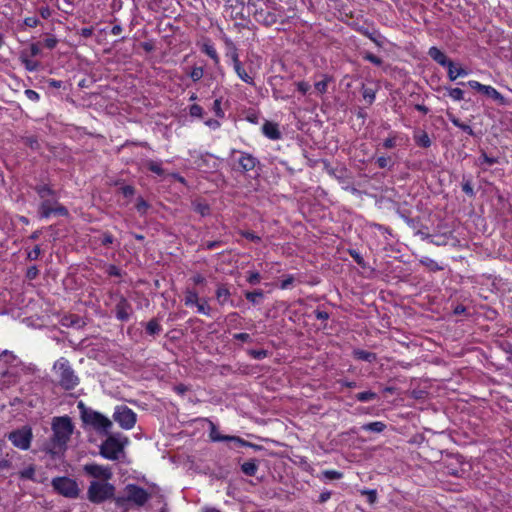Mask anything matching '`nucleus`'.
<instances>
[{"mask_svg": "<svg viewBox=\"0 0 512 512\" xmlns=\"http://www.w3.org/2000/svg\"><path fill=\"white\" fill-rule=\"evenodd\" d=\"M40 202L37 207L39 219H49L51 216L68 217L69 210L59 202V194L49 183H38L33 187Z\"/></svg>", "mask_w": 512, "mask_h": 512, "instance_id": "nucleus-1", "label": "nucleus"}, {"mask_svg": "<svg viewBox=\"0 0 512 512\" xmlns=\"http://www.w3.org/2000/svg\"><path fill=\"white\" fill-rule=\"evenodd\" d=\"M51 428L53 433L48 453L53 456L63 454L74 431L72 420L68 416L54 417Z\"/></svg>", "mask_w": 512, "mask_h": 512, "instance_id": "nucleus-2", "label": "nucleus"}, {"mask_svg": "<svg viewBox=\"0 0 512 512\" xmlns=\"http://www.w3.org/2000/svg\"><path fill=\"white\" fill-rule=\"evenodd\" d=\"M125 493L123 496L114 498L115 506L125 512L130 509V504L143 507L151 498V494L146 489L133 483L125 486Z\"/></svg>", "mask_w": 512, "mask_h": 512, "instance_id": "nucleus-3", "label": "nucleus"}, {"mask_svg": "<svg viewBox=\"0 0 512 512\" xmlns=\"http://www.w3.org/2000/svg\"><path fill=\"white\" fill-rule=\"evenodd\" d=\"M53 369L58 377V384L64 390L70 391L79 385L80 379L67 358L60 357L56 360Z\"/></svg>", "mask_w": 512, "mask_h": 512, "instance_id": "nucleus-4", "label": "nucleus"}, {"mask_svg": "<svg viewBox=\"0 0 512 512\" xmlns=\"http://www.w3.org/2000/svg\"><path fill=\"white\" fill-rule=\"evenodd\" d=\"M80 416L83 423L92 427L99 433H108L112 427L111 420L102 413L93 409L87 408L83 402L78 403Z\"/></svg>", "mask_w": 512, "mask_h": 512, "instance_id": "nucleus-5", "label": "nucleus"}, {"mask_svg": "<svg viewBox=\"0 0 512 512\" xmlns=\"http://www.w3.org/2000/svg\"><path fill=\"white\" fill-rule=\"evenodd\" d=\"M116 487L108 482H100L93 480L90 482L87 489V499L89 502L99 505L108 500H113L115 496Z\"/></svg>", "mask_w": 512, "mask_h": 512, "instance_id": "nucleus-6", "label": "nucleus"}, {"mask_svg": "<svg viewBox=\"0 0 512 512\" xmlns=\"http://www.w3.org/2000/svg\"><path fill=\"white\" fill-rule=\"evenodd\" d=\"M51 486L57 494L69 499L78 498L81 492L77 481L68 476H58L53 478Z\"/></svg>", "mask_w": 512, "mask_h": 512, "instance_id": "nucleus-7", "label": "nucleus"}, {"mask_svg": "<svg viewBox=\"0 0 512 512\" xmlns=\"http://www.w3.org/2000/svg\"><path fill=\"white\" fill-rule=\"evenodd\" d=\"M7 439L14 447L21 450H28L33 440L32 428L25 425L21 428L15 429L7 434Z\"/></svg>", "mask_w": 512, "mask_h": 512, "instance_id": "nucleus-8", "label": "nucleus"}, {"mask_svg": "<svg viewBox=\"0 0 512 512\" xmlns=\"http://www.w3.org/2000/svg\"><path fill=\"white\" fill-rule=\"evenodd\" d=\"M108 295L110 299L117 301L114 309L116 319L127 322L133 313L131 303L119 291H109Z\"/></svg>", "mask_w": 512, "mask_h": 512, "instance_id": "nucleus-9", "label": "nucleus"}, {"mask_svg": "<svg viewBox=\"0 0 512 512\" xmlns=\"http://www.w3.org/2000/svg\"><path fill=\"white\" fill-rule=\"evenodd\" d=\"M112 417L124 430L133 429L137 422V414L126 405H117Z\"/></svg>", "mask_w": 512, "mask_h": 512, "instance_id": "nucleus-10", "label": "nucleus"}, {"mask_svg": "<svg viewBox=\"0 0 512 512\" xmlns=\"http://www.w3.org/2000/svg\"><path fill=\"white\" fill-rule=\"evenodd\" d=\"M125 443H122L114 435H110L100 445V455L108 460H118L123 452Z\"/></svg>", "mask_w": 512, "mask_h": 512, "instance_id": "nucleus-11", "label": "nucleus"}, {"mask_svg": "<svg viewBox=\"0 0 512 512\" xmlns=\"http://www.w3.org/2000/svg\"><path fill=\"white\" fill-rule=\"evenodd\" d=\"M230 162L234 170L241 172L253 170L258 163L255 157L242 151H233L230 156Z\"/></svg>", "mask_w": 512, "mask_h": 512, "instance_id": "nucleus-12", "label": "nucleus"}, {"mask_svg": "<svg viewBox=\"0 0 512 512\" xmlns=\"http://www.w3.org/2000/svg\"><path fill=\"white\" fill-rule=\"evenodd\" d=\"M86 475L101 480L100 482H108L112 478V471L108 466L96 463H88L83 466Z\"/></svg>", "mask_w": 512, "mask_h": 512, "instance_id": "nucleus-13", "label": "nucleus"}, {"mask_svg": "<svg viewBox=\"0 0 512 512\" xmlns=\"http://www.w3.org/2000/svg\"><path fill=\"white\" fill-rule=\"evenodd\" d=\"M198 45L200 46L201 52L210 57L215 64L220 62L216 48L211 40L204 38L200 43H198Z\"/></svg>", "mask_w": 512, "mask_h": 512, "instance_id": "nucleus-14", "label": "nucleus"}, {"mask_svg": "<svg viewBox=\"0 0 512 512\" xmlns=\"http://www.w3.org/2000/svg\"><path fill=\"white\" fill-rule=\"evenodd\" d=\"M262 132L267 138L271 140H278L281 138L279 127L276 123L273 122H265L262 126Z\"/></svg>", "mask_w": 512, "mask_h": 512, "instance_id": "nucleus-15", "label": "nucleus"}, {"mask_svg": "<svg viewBox=\"0 0 512 512\" xmlns=\"http://www.w3.org/2000/svg\"><path fill=\"white\" fill-rule=\"evenodd\" d=\"M428 55L439 65L443 67L451 66V60L437 47H431L428 51Z\"/></svg>", "mask_w": 512, "mask_h": 512, "instance_id": "nucleus-16", "label": "nucleus"}, {"mask_svg": "<svg viewBox=\"0 0 512 512\" xmlns=\"http://www.w3.org/2000/svg\"><path fill=\"white\" fill-rule=\"evenodd\" d=\"M233 64H234V70L236 72V74L238 75V77L248 83V84H253V79L252 77L246 72V70L242 67L241 63L239 62L238 58L236 55L233 56Z\"/></svg>", "mask_w": 512, "mask_h": 512, "instance_id": "nucleus-17", "label": "nucleus"}, {"mask_svg": "<svg viewBox=\"0 0 512 512\" xmlns=\"http://www.w3.org/2000/svg\"><path fill=\"white\" fill-rule=\"evenodd\" d=\"M41 53V43L34 42L31 43L27 48H24L20 51V57L26 58H35Z\"/></svg>", "mask_w": 512, "mask_h": 512, "instance_id": "nucleus-18", "label": "nucleus"}, {"mask_svg": "<svg viewBox=\"0 0 512 512\" xmlns=\"http://www.w3.org/2000/svg\"><path fill=\"white\" fill-rule=\"evenodd\" d=\"M447 69H448V78L451 81H455L457 78L465 77L469 74L466 69L461 68V67H456L453 61L451 62V66H448Z\"/></svg>", "mask_w": 512, "mask_h": 512, "instance_id": "nucleus-19", "label": "nucleus"}, {"mask_svg": "<svg viewBox=\"0 0 512 512\" xmlns=\"http://www.w3.org/2000/svg\"><path fill=\"white\" fill-rule=\"evenodd\" d=\"M482 93L484 95L488 96L489 98L495 100L499 104H505L504 96L500 92H498L494 87H492L490 85H485Z\"/></svg>", "mask_w": 512, "mask_h": 512, "instance_id": "nucleus-20", "label": "nucleus"}, {"mask_svg": "<svg viewBox=\"0 0 512 512\" xmlns=\"http://www.w3.org/2000/svg\"><path fill=\"white\" fill-rule=\"evenodd\" d=\"M162 331V326L157 318H152L146 323L145 332L150 336H155L160 334Z\"/></svg>", "mask_w": 512, "mask_h": 512, "instance_id": "nucleus-21", "label": "nucleus"}, {"mask_svg": "<svg viewBox=\"0 0 512 512\" xmlns=\"http://www.w3.org/2000/svg\"><path fill=\"white\" fill-rule=\"evenodd\" d=\"M145 166L150 172L156 174L157 176L162 177L165 174V170L162 167V161H154L149 159L145 161Z\"/></svg>", "mask_w": 512, "mask_h": 512, "instance_id": "nucleus-22", "label": "nucleus"}, {"mask_svg": "<svg viewBox=\"0 0 512 512\" xmlns=\"http://www.w3.org/2000/svg\"><path fill=\"white\" fill-rule=\"evenodd\" d=\"M19 60L21 64L25 67V69L29 72H35L39 70L41 63L38 60H34V58H26L20 57Z\"/></svg>", "mask_w": 512, "mask_h": 512, "instance_id": "nucleus-23", "label": "nucleus"}, {"mask_svg": "<svg viewBox=\"0 0 512 512\" xmlns=\"http://www.w3.org/2000/svg\"><path fill=\"white\" fill-rule=\"evenodd\" d=\"M414 140L420 147L427 148L431 145V140L425 131H417L414 134Z\"/></svg>", "mask_w": 512, "mask_h": 512, "instance_id": "nucleus-24", "label": "nucleus"}, {"mask_svg": "<svg viewBox=\"0 0 512 512\" xmlns=\"http://www.w3.org/2000/svg\"><path fill=\"white\" fill-rule=\"evenodd\" d=\"M198 293L195 290L187 289L184 296V304L187 307H192L199 302Z\"/></svg>", "mask_w": 512, "mask_h": 512, "instance_id": "nucleus-25", "label": "nucleus"}, {"mask_svg": "<svg viewBox=\"0 0 512 512\" xmlns=\"http://www.w3.org/2000/svg\"><path fill=\"white\" fill-rule=\"evenodd\" d=\"M419 261L429 271L436 272L443 269L442 266H440L435 260L431 259L430 257L423 256Z\"/></svg>", "mask_w": 512, "mask_h": 512, "instance_id": "nucleus-26", "label": "nucleus"}, {"mask_svg": "<svg viewBox=\"0 0 512 512\" xmlns=\"http://www.w3.org/2000/svg\"><path fill=\"white\" fill-rule=\"evenodd\" d=\"M496 163H498V159L488 156L485 152H482L481 156L477 160V165L480 167L492 166Z\"/></svg>", "mask_w": 512, "mask_h": 512, "instance_id": "nucleus-27", "label": "nucleus"}, {"mask_svg": "<svg viewBox=\"0 0 512 512\" xmlns=\"http://www.w3.org/2000/svg\"><path fill=\"white\" fill-rule=\"evenodd\" d=\"M354 356L359 359L366 362H372L376 359V355L374 353L365 351V350H355L353 352Z\"/></svg>", "mask_w": 512, "mask_h": 512, "instance_id": "nucleus-28", "label": "nucleus"}, {"mask_svg": "<svg viewBox=\"0 0 512 512\" xmlns=\"http://www.w3.org/2000/svg\"><path fill=\"white\" fill-rule=\"evenodd\" d=\"M241 469L243 473L246 474L247 476H253L257 471V464L254 460H250L244 462L241 466Z\"/></svg>", "mask_w": 512, "mask_h": 512, "instance_id": "nucleus-29", "label": "nucleus"}, {"mask_svg": "<svg viewBox=\"0 0 512 512\" xmlns=\"http://www.w3.org/2000/svg\"><path fill=\"white\" fill-rule=\"evenodd\" d=\"M20 479H27L31 481H35V467L34 465H29L23 470L19 472Z\"/></svg>", "mask_w": 512, "mask_h": 512, "instance_id": "nucleus-30", "label": "nucleus"}, {"mask_svg": "<svg viewBox=\"0 0 512 512\" xmlns=\"http://www.w3.org/2000/svg\"><path fill=\"white\" fill-rule=\"evenodd\" d=\"M386 425L381 421H375L363 426V429L366 431L380 433L385 429Z\"/></svg>", "mask_w": 512, "mask_h": 512, "instance_id": "nucleus-31", "label": "nucleus"}, {"mask_svg": "<svg viewBox=\"0 0 512 512\" xmlns=\"http://www.w3.org/2000/svg\"><path fill=\"white\" fill-rule=\"evenodd\" d=\"M135 208L137 212L143 216L146 215L148 209L150 208V204L143 197H138Z\"/></svg>", "mask_w": 512, "mask_h": 512, "instance_id": "nucleus-32", "label": "nucleus"}, {"mask_svg": "<svg viewBox=\"0 0 512 512\" xmlns=\"http://www.w3.org/2000/svg\"><path fill=\"white\" fill-rule=\"evenodd\" d=\"M263 296H264V293L262 290H256V291L245 293L246 299L253 304H257L263 298Z\"/></svg>", "mask_w": 512, "mask_h": 512, "instance_id": "nucleus-33", "label": "nucleus"}, {"mask_svg": "<svg viewBox=\"0 0 512 512\" xmlns=\"http://www.w3.org/2000/svg\"><path fill=\"white\" fill-rule=\"evenodd\" d=\"M377 398V394L371 391L360 392L356 395V399L360 402H368Z\"/></svg>", "mask_w": 512, "mask_h": 512, "instance_id": "nucleus-34", "label": "nucleus"}, {"mask_svg": "<svg viewBox=\"0 0 512 512\" xmlns=\"http://www.w3.org/2000/svg\"><path fill=\"white\" fill-rule=\"evenodd\" d=\"M330 81V78L325 76L322 80L317 81L315 83V89L318 93L324 94L328 89V83Z\"/></svg>", "mask_w": 512, "mask_h": 512, "instance_id": "nucleus-35", "label": "nucleus"}, {"mask_svg": "<svg viewBox=\"0 0 512 512\" xmlns=\"http://www.w3.org/2000/svg\"><path fill=\"white\" fill-rule=\"evenodd\" d=\"M448 95L454 101H461L464 99V92L460 88H449Z\"/></svg>", "mask_w": 512, "mask_h": 512, "instance_id": "nucleus-36", "label": "nucleus"}, {"mask_svg": "<svg viewBox=\"0 0 512 512\" xmlns=\"http://www.w3.org/2000/svg\"><path fill=\"white\" fill-rule=\"evenodd\" d=\"M197 307V312L199 314H203V315H210V306L208 305L207 301L205 300H200L198 302V304L195 305Z\"/></svg>", "mask_w": 512, "mask_h": 512, "instance_id": "nucleus-37", "label": "nucleus"}, {"mask_svg": "<svg viewBox=\"0 0 512 512\" xmlns=\"http://www.w3.org/2000/svg\"><path fill=\"white\" fill-rule=\"evenodd\" d=\"M203 73L202 67H193L189 76L194 82H197L203 77Z\"/></svg>", "mask_w": 512, "mask_h": 512, "instance_id": "nucleus-38", "label": "nucleus"}, {"mask_svg": "<svg viewBox=\"0 0 512 512\" xmlns=\"http://www.w3.org/2000/svg\"><path fill=\"white\" fill-rule=\"evenodd\" d=\"M362 96L369 104H371L375 100V91L372 88L364 87Z\"/></svg>", "mask_w": 512, "mask_h": 512, "instance_id": "nucleus-39", "label": "nucleus"}, {"mask_svg": "<svg viewBox=\"0 0 512 512\" xmlns=\"http://www.w3.org/2000/svg\"><path fill=\"white\" fill-rule=\"evenodd\" d=\"M114 241H115V238L110 232L106 231L103 233L102 238H101L102 246L108 247L111 244H113Z\"/></svg>", "mask_w": 512, "mask_h": 512, "instance_id": "nucleus-40", "label": "nucleus"}, {"mask_svg": "<svg viewBox=\"0 0 512 512\" xmlns=\"http://www.w3.org/2000/svg\"><path fill=\"white\" fill-rule=\"evenodd\" d=\"M189 114L192 117L201 118L203 116V108L198 104H193L189 108Z\"/></svg>", "mask_w": 512, "mask_h": 512, "instance_id": "nucleus-41", "label": "nucleus"}, {"mask_svg": "<svg viewBox=\"0 0 512 512\" xmlns=\"http://www.w3.org/2000/svg\"><path fill=\"white\" fill-rule=\"evenodd\" d=\"M194 210L198 212L201 216H205L209 214L210 208L207 204L204 203H195Z\"/></svg>", "mask_w": 512, "mask_h": 512, "instance_id": "nucleus-42", "label": "nucleus"}, {"mask_svg": "<svg viewBox=\"0 0 512 512\" xmlns=\"http://www.w3.org/2000/svg\"><path fill=\"white\" fill-rule=\"evenodd\" d=\"M41 255V248L39 245H35V247L27 253V259L30 261L37 260Z\"/></svg>", "mask_w": 512, "mask_h": 512, "instance_id": "nucleus-43", "label": "nucleus"}, {"mask_svg": "<svg viewBox=\"0 0 512 512\" xmlns=\"http://www.w3.org/2000/svg\"><path fill=\"white\" fill-rule=\"evenodd\" d=\"M106 273L111 277H120L122 275L121 269L114 264L108 265Z\"/></svg>", "mask_w": 512, "mask_h": 512, "instance_id": "nucleus-44", "label": "nucleus"}, {"mask_svg": "<svg viewBox=\"0 0 512 512\" xmlns=\"http://www.w3.org/2000/svg\"><path fill=\"white\" fill-rule=\"evenodd\" d=\"M249 354L254 358V359H257V360H261V359H264L265 357H267L268 353L266 350H263V349H260V350H255V349H251L249 350Z\"/></svg>", "mask_w": 512, "mask_h": 512, "instance_id": "nucleus-45", "label": "nucleus"}, {"mask_svg": "<svg viewBox=\"0 0 512 512\" xmlns=\"http://www.w3.org/2000/svg\"><path fill=\"white\" fill-rule=\"evenodd\" d=\"M294 281H295V278H294V276H293V275H287V276L282 280V282H281V284H280V288H281L282 290L289 289V288L292 286V284L294 283Z\"/></svg>", "mask_w": 512, "mask_h": 512, "instance_id": "nucleus-46", "label": "nucleus"}, {"mask_svg": "<svg viewBox=\"0 0 512 512\" xmlns=\"http://www.w3.org/2000/svg\"><path fill=\"white\" fill-rule=\"evenodd\" d=\"M24 94L27 99H29L32 102H38L40 100V95L38 92L32 89H26L24 91Z\"/></svg>", "mask_w": 512, "mask_h": 512, "instance_id": "nucleus-47", "label": "nucleus"}, {"mask_svg": "<svg viewBox=\"0 0 512 512\" xmlns=\"http://www.w3.org/2000/svg\"><path fill=\"white\" fill-rule=\"evenodd\" d=\"M40 23L39 19L35 16H29L24 19V25L29 28H35Z\"/></svg>", "mask_w": 512, "mask_h": 512, "instance_id": "nucleus-48", "label": "nucleus"}, {"mask_svg": "<svg viewBox=\"0 0 512 512\" xmlns=\"http://www.w3.org/2000/svg\"><path fill=\"white\" fill-rule=\"evenodd\" d=\"M121 193L124 197L128 198L135 194V187L132 185H124L121 187Z\"/></svg>", "mask_w": 512, "mask_h": 512, "instance_id": "nucleus-49", "label": "nucleus"}, {"mask_svg": "<svg viewBox=\"0 0 512 512\" xmlns=\"http://www.w3.org/2000/svg\"><path fill=\"white\" fill-rule=\"evenodd\" d=\"M39 274V269L37 268V266L33 265V266H30L27 271H26V277L27 279L29 280H34L37 278Z\"/></svg>", "mask_w": 512, "mask_h": 512, "instance_id": "nucleus-50", "label": "nucleus"}, {"mask_svg": "<svg viewBox=\"0 0 512 512\" xmlns=\"http://www.w3.org/2000/svg\"><path fill=\"white\" fill-rule=\"evenodd\" d=\"M58 43V40L54 36H50L44 39L43 46L48 49H54Z\"/></svg>", "mask_w": 512, "mask_h": 512, "instance_id": "nucleus-51", "label": "nucleus"}, {"mask_svg": "<svg viewBox=\"0 0 512 512\" xmlns=\"http://www.w3.org/2000/svg\"><path fill=\"white\" fill-rule=\"evenodd\" d=\"M261 280V276L258 272H249L248 274V277H247V281L252 284V285H256L260 282Z\"/></svg>", "mask_w": 512, "mask_h": 512, "instance_id": "nucleus-52", "label": "nucleus"}, {"mask_svg": "<svg viewBox=\"0 0 512 512\" xmlns=\"http://www.w3.org/2000/svg\"><path fill=\"white\" fill-rule=\"evenodd\" d=\"M364 59L378 66L382 64V60L379 57L369 52L364 54Z\"/></svg>", "mask_w": 512, "mask_h": 512, "instance_id": "nucleus-53", "label": "nucleus"}, {"mask_svg": "<svg viewBox=\"0 0 512 512\" xmlns=\"http://www.w3.org/2000/svg\"><path fill=\"white\" fill-rule=\"evenodd\" d=\"M94 33L93 27H83L78 31V35L83 38H90Z\"/></svg>", "mask_w": 512, "mask_h": 512, "instance_id": "nucleus-54", "label": "nucleus"}, {"mask_svg": "<svg viewBox=\"0 0 512 512\" xmlns=\"http://www.w3.org/2000/svg\"><path fill=\"white\" fill-rule=\"evenodd\" d=\"M173 390L176 394L183 396L189 390V387L183 383H179L173 387Z\"/></svg>", "mask_w": 512, "mask_h": 512, "instance_id": "nucleus-55", "label": "nucleus"}, {"mask_svg": "<svg viewBox=\"0 0 512 512\" xmlns=\"http://www.w3.org/2000/svg\"><path fill=\"white\" fill-rule=\"evenodd\" d=\"M453 124L457 127H459L460 129H462L464 132L470 134V135H473V130L472 128L469 126V125H466V124H463L461 123L459 120L457 119H454L453 121Z\"/></svg>", "mask_w": 512, "mask_h": 512, "instance_id": "nucleus-56", "label": "nucleus"}, {"mask_svg": "<svg viewBox=\"0 0 512 512\" xmlns=\"http://www.w3.org/2000/svg\"><path fill=\"white\" fill-rule=\"evenodd\" d=\"M396 140H397L396 135H391L390 137H388L387 139L384 140L383 146L386 149H391L396 145Z\"/></svg>", "mask_w": 512, "mask_h": 512, "instance_id": "nucleus-57", "label": "nucleus"}, {"mask_svg": "<svg viewBox=\"0 0 512 512\" xmlns=\"http://www.w3.org/2000/svg\"><path fill=\"white\" fill-rule=\"evenodd\" d=\"M25 144L34 150L39 149L40 146L38 140L35 137H27L25 139Z\"/></svg>", "mask_w": 512, "mask_h": 512, "instance_id": "nucleus-58", "label": "nucleus"}, {"mask_svg": "<svg viewBox=\"0 0 512 512\" xmlns=\"http://www.w3.org/2000/svg\"><path fill=\"white\" fill-rule=\"evenodd\" d=\"M467 85L474 89V90H477L478 92H481L484 90V87L485 85L484 84H481L480 82L476 81V80H470L467 82Z\"/></svg>", "mask_w": 512, "mask_h": 512, "instance_id": "nucleus-59", "label": "nucleus"}, {"mask_svg": "<svg viewBox=\"0 0 512 512\" xmlns=\"http://www.w3.org/2000/svg\"><path fill=\"white\" fill-rule=\"evenodd\" d=\"M324 475L328 479H340L342 477V473L335 470H327L324 472Z\"/></svg>", "mask_w": 512, "mask_h": 512, "instance_id": "nucleus-60", "label": "nucleus"}, {"mask_svg": "<svg viewBox=\"0 0 512 512\" xmlns=\"http://www.w3.org/2000/svg\"><path fill=\"white\" fill-rule=\"evenodd\" d=\"M39 13L43 19H48L52 15V11L49 6L40 7Z\"/></svg>", "mask_w": 512, "mask_h": 512, "instance_id": "nucleus-61", "label": "nucleus"}, {"mask_svg": "<svg viewBox=\"0 0 512 512\" xmlns=\"http://www.w3.org/2000/svg\"><path fill=\"white\" fill-rule=\"evenodd\" d=\"M46 82L49 87L55 88V89H60L63 85V82L61 80H56L53 78H49Z\"/></svg>", "mask_w": 512, "mask_h": 512, "instance_id": "nucleus-62", "label": "nucleus"}, {"mask_svg": "<svg viewBox=\"0 0 512 512\" xmlns=\"http://www.w3.org/2000/svg\"><path fill=\"white\" fill-rule=\"evenodd\" d=\"M389 163H390V159L388 157H385V156H381V157H378L377 158V165L380 167V168H386L389 166Z\"/></svg>", "mask_w": 512, "mask_h": 512, "instance_id": "nucleus-63", "label": "nucleus"}, {"mask_svg": "<svg viewBox=\"0 0 512 512\" xmlns=\"http://www.w3.org/2000/svg\"><path fill=\"white\" fill-rule=\"evenodd\" d=\"M297 89L303 94H306L310 89V85L307 82L301 81L297 83Z\"/></svg>", "mask_w": 512, "mask_h": 512, "instance_id": "nucleus-64", "label": "nucleus"}]
</instances>
